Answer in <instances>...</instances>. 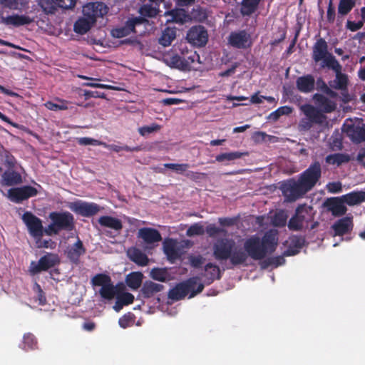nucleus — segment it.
Returning <instances> with one entry per match:
<instances>
[{
  "instance_id": "79ce46f5",
  "label": "nucleus",
  "mask_w": 365,
  "mask_h": 365,
  "mask_svg": "<svg viewBox=\"0 0 365 365\" xmlns=\"http://www.w3.org/2000/svg\"><path fill=\"white\" fill-rule=\"evenodd\" d=\"M150 277L153 279L161 282H165L170 279V274L166 268H153L150 272Z\"/></svg>"
},
{
  "instance_id": "a211bd4d",
  "label": "nucleus",
  "mask_w": 365,
  "mask_h": 365,
  "mask_svg": "<svg viewBox=\"0 0 365 365\" xmlns=\"http://www.w3.org/2000/svg\"><path fill=\"white\" fill-rule=\"evenodd\" d=\"M86 250L83 242L78 238L77 241L71 247H68L65 252L66 257L75 264H78L81 255L86 253Z\"/></svg>"
},
{
  "instance_id": "c756f323",
  "label": "nucleus",
  "mask_w": 365,
  "mask_h": 365,
  "mask_svg": "<svg viewBox=\"0 0 365 365\" xmlns=\"http://www.w3.org/2000/svg\"><path fill=\"white\" fill-rule=\"evenodd\" d=\"M98 221L102 227H108L117 232L120 231L123 228L122 221L112 216H101Z\"/></svg>"
},
{
  "instance_id": "37998d69",
  "label": "nucleus",
  "mask_w": 365,
  "mask_h": 365,
  "mask_svg": "<svg viewBox=\"0 0 365 365\" xmlns=\"http://www.w3.org/2000/svg\"><path fill=\"white\" fill-rule=\"evenodd\" d=\"M247 152H240V151H235V152H230V153H224L217 155L215 157V160L222 163L224 161H232L237 159H240L243 156L247 155Z\"/></svg>"
},
{
  "instance_id": "8fccbe9b",
  "label": "nucleus",
  "mask_w": 365,
  "mask_h": 365,
  "mask_svg": "<svg viewBox=\"0 0 365 365\" xmlns=\"http://www.w3.org/2000/svg\"><path fill=\"white\" fill-rule=\"evenodd\" d=\"M56 101L59 103H56L52 101H47L44 103V106L50 110L53 111L57 110H66L68 109V102L66 100L57 98Z\"/></svg>"
},
{
  "instance_id": "3c124183",
  "label": "nucleus",
  "mask_w": 365,
  "mask_h": 365,
  "mask_svg": "<svg viewBox=\"0 0 365 365\" xmlns=\"http://www.w3.org/2000/svg\"><path fill=\"white\" fill-rule=\"evenodd\" d=\"M111 278L109 275L104 273H99L93 276L91 280L93 287H101L110 282Z\"/></svg>"
},
{
  "instance_id": "412c9836",
  "label": "nucleus",
  "mask_w": 365,
  "mask_h": 365,
  "mask_svg": "<svg viewBox=\"0 0 365 365\" xmlns=\"http://www.w3.org/2000/svg\"><path fill=\"white\" fill-rule=\"evenodd\" d=\"M100 7H102V4L98 2L87 4L83 8V17L90 20L91 23H96L97 18L103 15Z\"/></svg>"
},
{
  "instance_id": "9b49d317",
  "label": "nucleus",
  "mask_w": 365,
  "mask_h": 365,
  "mask_svg": "<svg viewBox=\"0 0 365 365\" xmlns=\"http://www.w3.org/2000/svg\"><path fill=\"white\" fill-rule=\"evenodd\" d=\"M227 43L237 49H247L252 44L251 36L245 30L232 31L227 37Z\"/></svg>"
},
{
  "instance_id": "5fc2aeb1",
  "label": "nucleus",
  "mask_w": 365,
  "mask_h": 365,
  "mask_svg": "<svg viewBox=\"0 0 365 365\" xmlns=\"http://www.w3.org/2000/svg\"><path fill=\"white\" fill-rule=\"evenodd\" d=\"M135 317L134 314L128 312L122 316L119 320V326L123 329H126L133 325L135 322Z\"/></svg>"
},
{
  "instance_id": "dca6fc26",
  "label": "nucleus",
  "mask_w": 365,
  "mask_h": 365,
  "mask_svg": "<svg viewBox=\"0 0 365 365\" xmlns=\"http://www.w3.org/2000/svg\"><path fill=\"white\" fill-rule=\"evenodd\" d=\"M344 203L342 197H329L324 201V207L331 212L332 215L339 217L344 215L347 210Z\"/></svg>"
},
{
  "instance_id": "b1692460",
  "label": "nucleus",
  "mask_w": 365,
  "mask_h": 365,
  "mask_svg": "<svg viewBox=\"0 0 365 365\" xmlns=\"http://www.w3.org/2000/svg\"><path fill=\"white\" fill-rule=\"evenodd\" d=\"M138 237L141 238L146 244H153L162 240L160 232L151 227L140 228L138 231Z\"/></svg>"
},
{
  "instance_id": "7ed1b4c3",
  "label": "nucleus",
  "mask_w": 365,
  "mask_h": 365,
  "mask_svg": "<svg viewBox=\"0 0 365 365\" xmlns=\"http://www.w3.org/2000/svg\"><path fill=\"white\" fill-rule=\"evenodd\" d=\"M343 132L354 143L365 142V124L362 120H346L342 126Z\"/></svg>"
},
{
  "instance_id": "e433bc0d",
  "label": "nucleus",
  "mask_w": 365,
  "mask_h": 365,
  "mask_svg": "<svg viewBox=\"0 0 365 365\" xmlns=\"http://www.w3.org/2000/svg\"><path fill=\"white\" fill-rule=\"evenodd\" d=\"M176 37V31L175 29L165 28L158 39V43L164 47L169 46Z\"/></svg>"
},
{
  "instance_id": "c85d7f7f",
  "label": "nucleus",
  "mask_w": 365,
  "mask_h": 365,
  "mask_svg": "<svg viewBox=\"0 0 365 365\" xmlns=\"http://www.w3.org/2000/svg\"><path fill=\"white\" fill-rule=\"evenodd\" d=\"M128 256L132 262L140 266H146L149 262L148 256L135 247L128 250Z\"/></svg>"
},
{
  "instance_id": "09e8293b",
  "label": "nucleus",
  "mask_w": 365,
  "mask_h": 365,
  "mask_svg": "<svg viewBox=\"0 0 365 365\" xmlns=\"http://www.w3.org/2000/svg\"><path fill=\"white\" fill-rule=\"evenodd\" d=\"M287 212L280 210L274 215L272 222L274 227H283L287 225Z\"/></svg>"
},
{
  "instance_id": "052dcab7",
  "label": "nucleus",
  "mask_w": 365,
  "mask_h": 365,
  "mask_svg": "<svg viewBox=\"0 0 365 365\" xmlns=\"http://www.w3.org/2000/svg\"><path fill=\"white\" fill-rule=\"evenodd\" d=\"M284 262L285 259L283 257V256H277L268 258L267 259L264 260L262 264V267L263 268H267L270 265H274L275 267H278L279 265L283 264Z\"/></svg>"
},
{
  "instance_id": "c9c22d12",
  "label": "nucleus",
  "mask_w": 365,
  "mask_h": 365,
  "mask_svg": "<svg viewBox=\"0 0 365 365\" xmlns=\"http://www.w3.org/2000/svg\"><path fill=\"white\" fill-rule=\"evenodd\" d=\"M350 160L351 158L348 154L341 153L328 155L325 158V161L327 164L336 165L337 166L349 163Z\"/></svg>"
},
{
  "instance_id": "49530a36",
  "label": "nucleus",
  "mask_w": 365,
  "mask_h": 365,
  "mask_svg": "<svg viewBox=\"0 0 365 365\" xmlns=\"http://www.w3.org/2000/svg\"><path fill=\"white\" fill-rule=\"evenodd\" d=\"M356 2L351 0H339L338 5V15H347L355 6Z\"/></svg>"
},
{
  "instance_id": "ddd939ff",
  "label": "nucleus",
  "mask_w": 365,
  "mask_h": 365,
  "mask_svg": "<svg viewBox=\"0 0 365 365\" xmlns=\"http://www.w3.org/2000/svg\"><path fill=\"white\" fill-rule=\"evenodd\" d=\"M146 20L143 17H134L129 19L122 26L113 29L111 35L114 38H120L130 35L131 33H136L135 26L142 24Z\"/></svg>"
},
{
  "instance_id": "680f3d73",
  "label": "nucleus",
  "mask_w": 365,
  "mask_h": 365,
  "mask_svg": "<svg viewBox=\"0 0 365 365\" xmlns=\"http://www.w3.org/2000/svg\"><path fill=\"white\" fill-rule=\"evenodd\" d=\"M205 233L203 225L200 223H195L192 225L186 232L187 236L192 237L195 235H202Z\"/></svg>"
},
{
  "instance_id": "a878e982",
  "label": "nucleus",
  "mask_w": 365,
  "mask_h": 365,
  "mask_svg": "<svg viewBox=\"0 0 365 365\" xmlns=\"http://www.w3.org/2000/svg\"><path fill=\"white\" fill-rule=\"evenodd\" d=\"M313 100L321 111L327 113L333 112L336 109V103L327 97L320 93H315Z\"/></svg>"
},
{
  "instance_id": "6e6d98bb",
  "label": "nucleus",
  "mask_w": 365,
  "mask_h": 365,
  "mask_svg": "<svg viewBox=\"0 0 365 365\" xmlns=\"http://www.w3.org/2000/svg\"><path fill=\"white\" fill-rule=\"evenodd\" d=\"M36 246L38 249L41 248H49L53 250L56 247V243L51 239L43 240L42 237H35Z\"/></svg>"
},
{
  "instance_id": "393cba45",
  "label": "nucleus",
  "mask_w": 365,
  "mask_h": 365,
  "mask_svg": "<svg viewBox=\"0 0 365 365\" xmlns=\"http://www.w3.org/2000/svg\"><path fill=\"white\" fill-rule=\"evenodd\" d=\"M32 22V19L26 15L14 14L8 16H1V23L6 26H13L19 27L28 25Z\"/></svg>"
},
{
  "instance_id": "4d7b16f0",
  "label": "nucleus",
  "mask_w": 365,
  "mask_h": 365,
  "mask_svg": "<svg viewBox=\"0 0 365 365\" xmlns=\"http://www.w3.org/2000/svg\"><path fill=\"white\" fill-rule=\"evenodd\" d=\"M317 84L318 88L327 96L331 98H336L337 96L336 92L334 91L331 88H329L322 78H318L317 81Z\"/></svg>"
},
{
  "instance_id": "6ab92c4d",
  "label": "nucleus",
  "mask_w": 365,
  "mask_h": 365,
  "mask_svg": "<svg viewBox=\"0 0 365 365\" xmlns=\"http://www.w3.org/2000/svg\"><path fill=\"white\" fill-rule=\"evenodd\" d=\"M295 215L304 227H309V223L314 220L313 207L306 204L299 205L295 210Z\"/></svg>"
},
{
  "instance_id": "20e7f679",
  "label": "nucleus",
  "mask_w": 365,
  "mask_h": 365,
  "mask_svg": "<svg viewBox=\"0 0 365 365\" xmlns=\"http://www.w3.org/2000/svg\"><path fill=\"white\" fill-rule=\"evenodd\" d=\"M312 58L315 63L322 61V68H328L327 61L336 60L335 56L329 52L327 42L323 38H319L314 43L312 47Z\"/></svg>"
},
{
  "instance_id": "864d4df0",
  "label": "nucleus",
  "mask_w": 365,
  "mask_h": 365,
  "mask_svg": "<svg viewBox=\"0 0 365 365\" xmlns=\"http://www.w3.org/2000/svg\"><path fill=\"white\" fill-rule=\"evenodd\" d=\"M38 4L46 14H53L57 9L54 0H38Z\"/></svg>"
},
{
  "instance_id": "bb28decb",
  "label": "nucleus",
  "mask_w": 365,
  "mask_h": 365,
  "mask_svg": "<svg viewBox=\"0 0 365 365\" xmlns=\"http://www.w3.org/2000/svg\"><path fill=\"white\" fill-rule=\"evenodd\" d=\"M165 16L171 17L168 21L183 24L188 22L191 18L184 9H174L165 12Z\"/></svg>"
},
{
  "instance_id": "f704fd0d",
  "label": "nucleus",
  "mask_w": 365,
  "mask_h": 365,
  "mask_svg": "<svg viewBox=\"0 0 365 365\" xmlns=\"http://www.w3.org/2000/svg\"><path fill=\"white\" fill-rule=\"evenodd\" d=\"M303 111L308 117L309 120L312 123H320L322 122L323 118H325L319 110L311 105L304 106Z\"/></svg>"
},
{
  "instance_id": "774afa93",
  "label": "nucleus",
  "mask_w": 365,
  "mask_h": 365,
  "mask_svg": "<svg viewBox=\"0 0 365 365\" xmlns=\"http://www.w3.org/2000/svg\"><path fill=\"white\" fill-rule=\"evenodd\" d=\"M206 232L210 237H215L219 234L225 233V230L217 227L215 225L211 224L207 226Z\"/></svg>"
},
{
  "instance_id": "0e129e2a",
  "label": "nucleus",
  "mask_w": 365,
  "mask_h": 365,
  "mask_svg": "<svg viewBox=\"0 0 365 365\" xmlns=\"http://www.w3.org/2000/svg\"><path fill=\"white\" fill-rule=\"evenodd\" d=\"M160 126L159 125L152 124L150 125H145L140 128L138 129V132L141 135L144 136L153 132L158 131L160 130Z\"/></svg>"
},
{
  "instance_id": "423d86ee",
  "label": "nucleus",
  "mask_w": 365,
  "mask_h": 365,
  "mask_svg": "<svg viewBox=\"0 0 365 365\" xmlns=\"http://www.w3.org/2000/svg\"><path fill=\"white\" fill-rule=\"evenodd\" d=\"M328 68L333 70L335 73V78L329 81V84L331 88L341 90L342 91H347L349 83L348 76L341 72L342 66L337 60H330L327 61Z\"/></svg>"
},
{
  "instance_id": "bf43d9fd",
  "label": "nucleus",
  "mask_w": 365,
  "mask_h": 365,
  "mask_svg": "<svg viewBox=\"0 0 365 365\" xmlns=\"http://www.w3.org/2000/svg\"><path fill=\"white\" fill-rule=\"evenodd\" d=\"M163 165L165 168L171 169L178 174H182L190 168L187 163H165Z\"/></svg>"
},
{
  "instance_id": "f3484780",
  "label": "nucleus",
  "mask_w": 365,
  "mask_h": 365,
  "mask_svg": "<svg viewBox=\"0 0 365 365\" xmlns=\"http://www.w3.org/2000/svg\"><path fill=\"white\" fill-rule=\"evenodd\" d=\"M354 223L351 217H344L336 220L331 226L335 236H344L353 230Z\"/></svg>"
},
{
  "instance_id": "39448f33",
  "label": "nucleus",
  "mask_w": 365,
  "mask_h": 365,
  "mask_svg": "<svg viewBox=\"0 0 365 365\" xmlns=\"http://www.w3.org/2000/svg\"><path fill=\"white\" fill-rule=\"evenodd\" d=\"M321 177V164L319 161H314L301 173L299 179L303 185L310 191L317 185Z\"/></svg>"
},
{
  "instance_id": "c03bdc74",
  "label": "nucleus",
  "mask_w": 365,
  "mask_h": 365,
  "mask_svg": "<svg viewBox=\"0 0 365 365\" xmlns=\"http://www.w3.org/2000/svg\"><path fill=\"white\" fill-rule=\"evenodd\" d=\"M23 349L26 351L38 349L36 337L31 333H26L23 336Z\"/></svg>"
},
{
  "instance_id": "e2e57ef3",
  "label": "nucleus",
  "mask_w": 365,
  "mask_h": 365,
  "mask_svg": "<svg viewBox=\"0 0 365 365\" xmlns=\"http://www.w3.org/2000/svg\"><path fill=\"white\" fill-rule=\"evenodd\" d=\"M83 92V93H80V96H84L86 100H88L91 98H106V93L100 91H88V90H80Z\"/></svg>"
},
{
  "instance_id": "f03ea898",
  "label": "nucleus",
  "mask_w": 365,
  "mask_h": 365,
  "mask_svg": "<svg viewBox=\"0 0 365 365\" xmlns=\"http://www.w3.org/2000/svg\"><path fill=\"white\" fill-rule=\"evenodd\" d=\"M4 165L5 170L1 175V183L4 186L11 187L23 182V178L16 170V160L13 155H6Z\"/></svg>"
},
{
  "instance_id": "cd10ccee",
  "label": "nucleus",
  "mask_w": 365,
  "mask_h": 365,
  "mask_svg": "<svg viewBox=\"0 0 365 365\" xmlns=\"http://www.w3.org/2000/svg\"><path fill=\"white\" fill-rule=\"evenodd\" d=\"M187 286L188 294H190L189 298L194 297L197 294L202 292L204 289V284L200 282V279L197 277H190L184 282Z\"/></svg>"
},
{
  "instance_id": "0eeeda50",
  "label": "nucleus",
  "mask_w": 365,
  "mask_h": 365,
  "mask_svg": "<svg viewBox=\"0 0 365 365\" xmlns=\"http://www.w3.org/2000/svg\"><path fill=\"white\" fill-rule=\"evenodd\" d=\"M282 191L284 196L289 201H295L309 190L303 185L299 179L297 181L291 180L283 184L282 185Z\"/></svg>"
},
{
  "instance_id": "5701e85b",
  "label": "nucleus",
  "mask_w": 365,
  "mask_h": 365,
  "mask_svg": "<svg viewBox=\"0 0 365 365\" xmlns=\"http://www.w3.org/2000/svg\"><path fill=\"white\" fill-rule=\"evenodd\" d=\"M305 237L300 235H292L289 237V243L284 252V256H294L300 252L305 244Z\"/></svg>"
},
{
  "instance_id": "72a5a7b5",
  "label": "nucleus",
  "mask_w": 365,
  "mask_h": 365,
  "mask_svg": "<svg viewBox=\"0 0 365 365\" xmlns=\"http://www.w3.org/2000/svg\"><path fill=\"white\" fill-rule=\"evenodd\" d=\"M188 294L187 286L184 282H180L168 292V297L175 301H179L184 299Z\"/></svg>"
},
{
  "instance_id": "473e14b6",
  "label": "nucleus",
  "mask_w": 365,
  "mask_h": 365,
  "mask_svg": "<svg viewBox=\"0 0 365 365\" xmlns=\"http://www.w3.org/2000/svg\"><path fill=\"white\" fill-rule=\"evenodd\" d=\"M207 280V283L210 284L215 279H220L221 278V271L220 267L211 262L207 263L205 266V274Z\"/></svg>"
},
{
  "instance_id": "a19ab883",
  "label": "nucleus",
  "mask_w": 365,
  "mask_h": 365,
  "mask_svg": "<svg viewBox=\"0 0 365 365\" xmlns=\"http://www.w3.org/2000/svg\"><path fill=\"white\" fill-rule=\"evenodd\" d=\"M117 286H114L112 280L106 285L103 286L99 290L100 296L106 300L113 299L117 294Z\"/></svg>"
},
{
  "instance_id": "f8f14e48",
  "label": "nucleus",
  "mask_w": 365,
  "mask_h": 365,
  "mask_svg": "<svg viewBox=\"0 0 365 365\" xmlns=\"http://www.w3.org/2000/svg\"><path fill=\"white\" fill-rule=\"evenodd\" d=\"M21 219L31 237L34 238L43 237V224L40 218L31 212L26 211L23 214Z\"/></svg>"
},
{
  "instance_id": "6e6552de",
  "label": "nucleus",
  "mask_w": 365,
  "mask_h": 365,
  "mask_svg": "<svg viewBox=\"0 0 365 365\" xmlns=\"http://www.w3.org/2000/svg\"><path fill=\"white\" fill-rule=\"evenodd\" d=\"M38 190L31 185H24L10 188L7 192V197L13 202L21 203L30 197L38 195Z\"/></svg>"
},
{
  "instance_id": "2f4dec72",
  "label": "nucleus",
  "mask_w": 365,
  "mask_h": 365,
  "mask_svg": "<svg viewBox=\"0 0 365 365\" xmlns=\"http://www.w3.org/2000/svg\"><path fill=\"white\" fill-rule=\"evenodd\" d=\"M143 274L140 272H132L125 277L127 286L132 290H137L143 283Z\"/></svg>"
},
{
  "instance_id": "aec40b11",
  "label": "nucleus",
  "mask_w": 365,
  "mask_h": 365,
  "mask_svg": "<svg viewBox=\"0 0 365 365\" xmlns=\"http://www.w3.org/2000/svg\"><path fill=\"white\" fill-rule=\"evenodd\" d=\"M163 289L164 286L163 284L155 283L150 280H146L143 284L139 294L145 299H149Z\"/></svg>"
},
{
  "instance_id": "7c9ffc66",
  "label": "nucleus",
  "mask_w": 365,
  "mask_h": 365,
  "mask_svg": "<svg viewBox=\"0 0 365 365\" xmlns=\"http://www.w3.org/2000/svg\"><path fill=\"white\" fill-rule=\"evenodd\" d=\"M344 202L349 206L359 205L365 202V191H352L342 196Z\"/></svg>"
},
{
  "instance_id": "9d476101",
  "label": "nucleus",
  "mask_w": 365,
  "mask_h": 365,
  "mask_svg": "<svg viewBox=\"0 0 365 365\" xmlns=\"http://www.w3.org/2000/svg\"><path fill=\"white\" fill-rule=\"evenodd\" d=\"M51 221L54 222L60 231H72L75 227L73 215L68 212H51L48 215Z\"/></svg>"
},
{
  "instance_id": "58836bf2",
  "label": "nucleus",
  "mask_w": 365,
  "mask_h": 365,
  "mask_svg": "<svg viewBox=\"0 0 365 365\" xmlns=\"http://www.w3.org/2000/svg\"><path fill=\"white\" fill-rule=\"evenodd\" d=\"M170 65L173 68L180 70H186L189 68V63L186 60L185 56L175 54L170 58Z\"/></svg>"
},
{
  "instance_id": "2eb2a0df",
  "label": "nucleus",
  "mask_w": 365,
  "mask_h": 365,
  "mask_svg": "<svg viewBox=\"0 0 365 365\" xmlns=\"http://www.w3.org/2000/svg\"><path fill=\"white\" fill-rule=\"evenodd\" d=\"M69 207L75 213L86 217H92L101 210V207L98 204L82 201L72 202Z\"/></svg>"
},
{
  "instance_id": "4be33fe9",
  "label": "nucleus",
  "mask_w": 365,
  "mask_h": 365,
  "mask_svg": "<svg viewBox=\"0 0 365 365\" xmlns=\"http://www.w3.org/2000/svg\"><path fill=\"white\" fill-rule=\"evenodd\" d=\"M315 79L311 74L304 75L297 78L296 87L299 91L303 93H309L314 90Z\"/></svg>"
},
{
  "instance_id": "de8ad7c7",
  "label": "nucleus",
  "mask_w": 365,
  "mask_h": 365,
  "mask_svg": "<svg viewBox=\"0 0 365 365\" xmlns=\"http://www.w3.org/2000/svg\"><path fill=\"white\" fill-rule=\"evenodd\" d=\"M0 4L3 8L21 10L25 6L26 2L24 0H0Z\"/></svg>"
},
{
  "instance_id": "13d9d810",
  "label": "nucleus",
  "mask_w": 365,
  "mask_h": 365,
  "mask_svg": "<svg viewBox=\"0 0 365 365\" xmlns=\"http://www.w3.org/2000/svg\"><path fill=\"white\" fill-rule=\"evenodd\" d=\"M288 229L290 231H302L305 228L297 218L295 214L289 219L287 222Z\"/></svg>"
},
{
  "instance_id": "1a4fd4ad",
  "label": "nucleus",
  "mask_w": 365,
  "mask_h": 365,
  "mask_svg": "<svg viewBox=\"0 0 365 365\" xmlns=\"http://www.w3.org/2000/svg\"><path fill=\"white\" fill-rule=\"evenodd\" d=\"M59 263L60 259L57 254L48 252L39 259L37 264L35 262H31L29 271L31 274L34 275L42 271H47Z\"/></svg>"
},
{
  "instance_id": "69168bd1",
  "label": "nucleus",
  "mask_w": 365,
  "mask_h": 365,
  "mask_svg": "<svg viewBox=\"0 0 365 365\" xmlns=\"http://www.w3.org/2000/svg\"><path fill=\"white\" fill-rule=\"evenodd\" d=\"M57 7L63 9H72L76 6V0H54Z\"/></svg>"
},
{
  "instance_id": "4468645a",
  "label": "nucleus",
  "mask_w": 365,
  "mask_h": 365,
  "mask_svg": "<svg viewBox=\"0 0 365 365\" xmlns=\"http://www.w3.org/2000/svg\"><path fill=\"white\" fill-rule=\"evenodd\" d=\"M186 39L193 46H204L208 40L207 31L200 25L192 26L187 33Z\"/></svg>"
},
{
  "instance_id": "ea45409f",
  "label": "nucleus",
  "mask_w": 365,
  "mask_h": 365,
  "mask_svg": "<svg viewBox=\"0 0 365 365\" xmlns=\"http://www.w3.org/2000/svg\"><path fill=\"white\" fill-rule=\"evenodd\" d=\"M261 0H242L240 12L242 16H250L257 10Z\"/></svg>"
},
{
  "instance_id": "338daca9",
  "label": "nucleus",
  "mask_w": 365,
  "mask_h": 365,
  "mask_svg": "<svg viewBox=\"0 0 365 365\" xmlns=\"http://www.w3.org/2000/svg\"><path fill=\"white\" fill-rule=\"evenodd\" d=\"M140 13L144 16L155 17L158 14V11L150 5H145L141 8Z\"/></svg>"
},
{
  "instance_id": "f257e3e1",
  "label": "nucleus",
  "mask_w": 365,
  "mask_h": 365,
  "mask_svg": "<svg viewBox=\"0 0 365 365\" xmlns=\"http://www.w3.org/2000/svg\"><path fill=\"white\" fill-rule=\"evenodd\" d=\"M278 239L276 235L268 232L261 239L257 235L247 238L242 247L232 239L222 238L213 245V257L222 263L230 260L232 267L243 264L248 257L254 260L263 259L277 248Z\"/></svg>"
},
{
  "instance_id": "a18cd8bd",
  "label": "nucleus",
  "mask_w": 365,
  "mask_h": 365,
  "mask_svg": "<svg viewBox=\"0 0 365 365\" xmlns=\"http://www.w3.org/2000/svg\"><path fill=\"white\" fill-rule=\"evenodd\" d=\"M163 250L168 260L171 262H174L180 257V254L173 242H165Z\"/></svg>"
},
{
  "instance_id": "4c0bfd02",
  "label": "nucleus",
  "mask_w": 365,
  "mask_h": 365,
  "mask_svg": "<svg viewBox=\"0 0 365 365\" xmlns=\"http://www.w3.org/2000/svg\"><path fill=\"white\" fill-rule=\"evenodd\" d=\"M94 24L95 23H91V21L86 18L81 17L75 22L73 30L78 34H85L91 29Z\"/></svg>"
},
{
  "instance_id": "603ef678",
  "label": "nucleus",
  "mask_w": 365,
  "mask_h": 365,
  "mask_svg": "<svg viewBox=\"0 0 365 365\" xmlns=\"http://www.w3.org/2000/svg\"><path fill=\"white\" fill-rule=\"evenodd\" d=\"M292 112V108L284 106L277 108L276 110L272 112L269 116L268 119L272 121H277L279 118L283 115H289Z\"/></svg>"
}]
</instances>
